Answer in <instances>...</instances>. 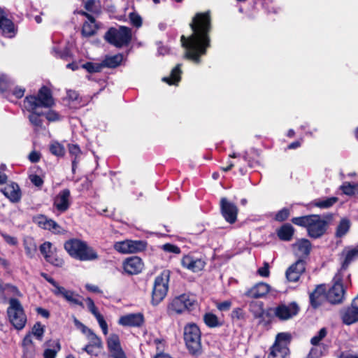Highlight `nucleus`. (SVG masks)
Masks as SVG:
<instances>
[{"mask_svg":"<svg viewBox=\"0 0 358 358\" xmlns=\"http://www.w3.org/2000/svg\"><path fill=\"white\" fill-rule=\"evenodd\" d=\"M192 31L188 37L182 35L180 42L185 49L184 58L196 64L201 62V57L207 54L211 46L210 33L213 29L210 10L196 13L189 23Z\"/></svg>","mask_w":358,"mask_h":358,"instance_id":"f257e3e1","label":"nucleus"},{"mask_svg":"<svg viewBox=\"0 0 358 358\" xmlns=\"http://www.w3.org/2000/svg\"><path fill=\"white\" fill-rule=\"evenodd\" d=\"M291 222L296 226L306 228L308 236L314 239L325 234L329 227V222L322 219L318 214L294 217L292 218Z\"/></svg>","mask_w":358,"mask_h":358,"instance_id":"f03ea898","label":"nucleus"},{"mask_svg":"<svg viewBox=\"0 0 358 358\" xmlns=\"http://www.w3.org/2000/svg\"><path fill=\"white\" fill-rule=\"evenodd\" d=\"M55 104L52 92L49 87L43 85L36 95H27L23 100V107L29 113L40 111L41 108H50Z\"/></svg>","mask_w":358,"mask_h":358,"instance_id":"7ed1b4c3","label":"nucleus"},{"mask_svg":"<svg viewBox=\"0 0 358 358\" xmlns=\"http://www.w3.org/2000/svg\"><path fill=\"white\" fill-rule=\"evenodd\" d=\"M64 249L69 255L80 261H92L98 259L97 252L86 242L72 238L64 243Z\"/></svg>","mask_w":358,"mask_h":358,"instance_id":"20e7f679","label":"nucleus"},{"mask_svg":"<svg viewBox=\"0 0 358 358\" xmlns=\"http://www.w3.org/2000/svg\"><path fill=\"white\" fill-rule=\"evenodd\" d=\"M103 39L117 48L127 47L132 39L131 29L125 26L111 27L105 33Z\"/></svg>","mask_w":358,"mask_h":358,"instance_id":"39448f33","label":"nucleus"},{"mask_svg":"<svg viewBox=\"0 0 358 358\" xmlns=\"http://www.w3.org/2000/svg\"><path fill=\"white\" fill-rule=\"evenodd\" d=\"M9 306L7 308V315L10 323L17 330L22 329L27 321L24 308L20 300L16 298H10L8 301Z\"/></svg>","mask_w":358,"mask_h":358,"instance_id":"423d86ee","label":"nucleus"},{"mask_svg":"<svg viewBox=\"0 0 358 358\" xmlns=\"http://www.w3.org/2000/svg\"><path fill=\"white\" fill-rule=\"evenodd\" d=\"M197 307V301L193 296L182 294L175 297L167 306V313L170 316L182 314L185 310L191 312Z\"/></svg>","mask_w":358,"mask_h":358,"instance_id":"0eeeda50","label":"nucleus"},{"mask_svg":"<svg viewBox=\"0 0 358 358\" xmlns=\"http://www.w3.org/2000/svg\"><path fill=\"white\" fill-rule=\"evenodd\" d=\"M201 331L194 323L187 324L184 328V340L189 352L192 355L201 353Z\"/></svg>","mask_w":358,"mask_h":358,"instance_id":"6e6552de","label":"nucleus"},{"mask_svg":"<svg viewBox=\"0 0 358 358\" xmlns=\"http://www.w3.org/2000/svg\"><path fill=\"white\" fill-rule=\"evenodd\" d=\"M170 273L169 270H164L155 278L152 291V305L157 306L166 296L169 289Z\"/></svg>","mask_w":358,"mask_h":358,"instance_id":"1a4fd4ad","label":"nucleus"},{"mask_svg":"<svg viewBox=\"0 0 358 358\" xmlns=\"http://www.w3.org/2000/svg\"><path fill=\"white\" fill-rule=\"evenodd\" d=\"M41 276L55 287V289H52V292L55 296H61L69 303L79 306L82 308H85L84 303L82 301L80 300L81 296L78 294H76L73 291L71 290H67L64 287L60 286L58 282L55 280L54 278L50 277L46 273L41 272Z\"/></svg>","mask_w":358,"mask_h":358,"instance_id":"9d476101","label":"nucleus"},{"mask_svg":"<svg viewBox=\"0 0 358 358\" xmlns=\"http://www.w3.org/2000/svg\"><path fill=\"white\" fill-rule=\"evenodd\" d=\"M343 273L337 271L333 278L332 286L327 289V301L331 304L342 303L345 299L346 289L343 284Z\"/></svg>","mask_w":358,"mask_h":358,"instance_id":"9b49d317","label":"nucleus"},{"mask_svg":"<svg viewBox=\"0 0 358 358\" xmlns=\"http://www.w3.org/2000/svg\"><path fill=\"white\" fill-rule=\"evenodd\" d=\"M147 246L146 241L126 239L116 242L114 248L120 253L129 254L143 252L146 250Z\"/></svg>","mask_w":358,"mask_h":358,"instance_id":"f8f14e48","label":"nucleus"},{"mask_svg":"<svg viewBox=\"0 0 358 358\" xmlns=\"http://www.w3.org/2000/svg\"><path fill=\"white\" fill-rule=\"evenodd\" d=\"M251 313L254 318L259 320L258 324L268 326L272 322L274 316L273 308H264V303L262 301L252 302L250 305Z\"/></svg>","mask_w":358,"mask_h":358,"instance_id":"ddd939ff","label":"nucleus"},{"mask_svg":"<svg viewBox=\"0 0 358 358\" xmlns=\"http://www.w3.org/2000/svg\"><path fill=\"white\" fill-rule=\"evenodd\" d=\"M299 310V306L295 301L288 304L281 303L273 308V313L279 320L286 321L296 315Z\"/></svg>","mask_w":358,"mask_h":358,"instance_id":"4468645a","label":"nucleus"},{"mask_svg":"<svg viewBox=\"0 0 358 358\" xmlns=\"http://www.w3.org/2000/svg\"><path fill=\"white\" fill-rule=\"evenodd\" d=\"M220 213L229 224H234L237 221L238 208L237 206L228 201L226 197H222L220 201Z\"/></svg>","mask_w":358,"mask_h":358,"instance_id":"2eb2a0df","label":"nucleus"},{"mask_svg":"<svg viewBox=\"0 0 358 358\" xmlns=\"http://www.w3.org/2000/svg\"><path fill=\"white\" fill-rule=\"evenodd\" d=\"M124 271L129 275H138L144 268L142 259L138 256H131L126 258L122 262Z\"/></svg>","mask_w":358,"mask_h":358,"instance_id":"dca6fc26","label":"nucleus"},{"mask_svg":"<svg viewBox=\"0 0 358 358\" xmlns=\"http://www.w3.org/2000/svg\"><path fill=\"white\" fill-rule=\"evenodd\" d=\"M71 205V191L68 188L63 189L56 195L53 201V206L60 213L66 212Z\"/></svg>","mask_w":358,"mask_h":358,"instance_id":"f3484780","label":"nucleus"},{"mask_svg":"<svg viewBox=\"0 0 358 358\" xmlns=\"http://www.w3.org/2000/svg\"><path fill=\"white\" fill-rule=\"evenodd\" d=\"M0 192L13 203H19L22 196L19 185L14 181H10L4 187L1 188Z\"/></svg>","mask_w":358,"mask_h":358,"instance_id":"a211bd4d","label":"nucleus"},{"mask_svg":"<svg viewBox=\"0 0 358 358\" xmlns=\"http://www.w3.org/2000/svg\"><path fill=\"white\" fill-rule=\"evenodd\" d=\"M306 262L304 259H299L286 270L285 276L289 282H298L301 275L306 271Z\"/></svg>","mask_w":358,"mask_h":358,"instance_id":"6ab92c4d","label":"nucleus"},{"mask_svg":"<svg viewBox=\"0 0 358 358\" xmlns=\"http://www.w3.org/2000/svg\"><path fill=\"white\" fill-rule=\"evenodd\" d=\"M181 265L183 268L193 273H197L204 268L206 262L202 258H199L192 254H188L184 255L181 259Z\"/></svg>","mask_w":358,"mask_h":358,"instance_id":"aec40b11","label":"nucleus"},{"mask_svg":"<svg viewBox=\"0 0 358 358\" xmlns=\"http://www.w3.org/2000/svg\"><path fill=\"white\" fill-rule=\"evenodd\" d=\"M327 300V286L320 284L315 286L314 290L309 294L310 306L317 309Z\"/></svg>","mask_w":358,"mask_h":358,"instance_id":"412c9836","label":"nucleus"},{"mask_svg":"<svg viewBox=\"0 0 358 358\" xmlns=\"http://www.w3.org/2000/svg\"><path fill=\"white\" fill-rule=\"evenodd\" d=\"M119 325L129 327H141L145 323L143 313H129L121 316L117 322Z\"/></svg>","mask_w":358,"mask_h":358,"instance_id":"4be33fe9","label":"nucleus"},{"mask_svg":"<svg viewBox=\"0 0 358 358\" xmlns=\"http://www.w3.org/2000/svg\"><path fill=\"white\" fill-rule=\"evenodd\" d=\"M106 343L108 351L111 353L113 358H127L121 347L120 337L117 334H110L107 338Z\"/></svg>","mask_w":358,"mask_h":358,"instance_id":"5701e85b","label":"nucleus"},{"mask_svg":"<svg viewBox=\"0 0 358 358\" xmlns=\"http://www.w3.org/2000/svg\"><path fill=\"white\" fill-rule=\"evenodd\" d=\"M270 292L268 284L258 282L245 292V296L251 299H259L265 296Z\"/></svg>","mask_w":358,"mask_h":358,"instance_id":"b1692460","label":"nucleus"},{"mask_svg":"<svg viewBox=\"0 0 358 358\" xmlns=\"http://www.w3.org/2000/svg\"><path fill=\"white\" fill-rule=\"evenodd\" d=\"M344 258L341 262V268L338 271H341L343 273L344 271H346L350 264L358 258V245L353 248L346 250V248L342 252L341 255Z\"/></svg>","mask_w":358,"mask_h":358,"instance_id":"393cba45","label":"nucleus"},{"mask_svg":"<svg viewBox=\"0 0 358 358\" xmlns=\"http://www.w3.org/2000/svg\"><path fill=\"white\" fill-rule=\"evenodd\" d=\"M341 317L343 324L350 325L358 322V310L351 305L341 311Z\"/></svg>","mask_w":358,"mask_h":358,"instance_id":"a878e982","label":"nucleus"},{"mask_svg":"<svg viewBox=\"0 0 358 358\" xmlns=\"http://www.w3.org/2000/svg\"><path fill=\"white\" fill-rule=\"evenodd\" d=\"M0 30L3 36L13 38L17 34L14 22L6 17V14L0 18Z\"/></svg>","mask_w":358,"mask_h":358,"instance_id":"bb28decb","label":"nucleus"},{"mask_svg":"<svg viewBox=\"0 0 358 358\" xmlns=\"http://www.w3.org/2000/svg\"><path fill=\"white\" fill-rule=\"evenodd\" d=\"M296 247V255L299 256V259H306L312 249V244L307 238H301L294 245Z\"/></svg>","mask_w":358,"mask_h":358,"instance_id":"cd10ccee","label":"nucleus"},{"mask_svg":"<svg viewBox=\"0 0 358 358\" xmlns=\"http://www.w3.org/2000/svg\"><path fill=\"white\" fill-rule=\"evenodd\" d=\"M275 232L280 241H290L293 238L295 229L291 224L285 223L278 228Z\"/></svg>","mask_w":358,"mask_h":358,"instance_id":"c85d7f7f","label":"nucleus"},{"mask_svg":"<svg viewBox=\"0 0 358 358\" xmlns=\"http://www.w3.org/2000/svg\"><path fill=\"white\" fill-rule=\"evenodd\" d=\"M124 56L122 53H117L112 56L106 55L101 62L102 68L115 69L121 65Z\"/></svg>","mask_w":358,"mask_h":358,"instance_id":"c756f323","label":"nucleus"},{"mask_svg":"<svg viewBox=\"0 0 358 358\" xmlns=\"http://www.w3.org/2000/svg\"><path fill=\"white\" fill-rule=\"evenodd\" d=\"M182 64H178L171 71L169 76L163 77L162 80L169 85H177L181 80Z\"/></svg>","mask_w":358,"mask_h":358,"instance_id":"7c9ffc66","label":"nucleus"},{"mask_svg":"<svg viewBox=\"0 0 358 358\" xmlns=\"http://www.w3.org/2000/svg\"><path fill=\"white\" fill-rule=\"evenodd\" d=\"M44 113L43 111L29 113L27 118L30 124L33 127L35 131H38L43 128Z\"/></svg>","mask_w":358,"mask_h":358,"instance_id":"2f4dec72","label":"nucleus"},{"mask_svg":"<svg viewBox=\"0 0 358 358\" xmlns=\"http://www.w3.org/2000/svg\"><path fill=\"white\" fill-rule=\"evenodd\" d=\"M6 293L13 294L15 296H22V294L17 286L10 283H3L2 281H0V297L6 299Z\"/></svg>","mask_w":358,"mask_h":358,"instance_id":"473e14b6","label":"nucleus"},{"mask_svg":"<svg viewBox=\"0 0 358 358\" xmlns=\"http://www.w3.org/2000/svg\"><path fill=\"white\" fill-rule=\"evenodd\" d=\"M68 150L69 155L73 157L71 162V166L72 173L73 174H75L78 164L79 163L78 158L80 155L82 154V151L78 145L71 143L68 144Z\"/></svg>","mask_w":358,"mask_h":358,"instance_id":"72a5a7b5","label":"nucleus"},{"mask_svg":"<svg viewBox=\"0 0 358 358\" xmlns=\"http://www.w3.org/2000/svg\"><path fill=\"white\" fill-rule=\"evenodd\" d=\"M23 245L27 257L32 259L35 257L37 252V245L32 237H27L24 239Z\"/></svg>","mask_w":358,"mask_h":358,"instance_id":"f704fd0d","label":"nucleus"},{"mask_svg":"<svg viewBox=\"0 0 358 358\" xmlns=\"http://www.w3.org/2000/svg\"><path fill=\"white\" fill-rule=\"evenodd\" d=\"M351 223L348 218H341L336 229L335 236L336 238L344 236L349 231Z\"/></svg>","mask_w":358,"mask_h":358,"instance_id":"c9c22d12","label":"nucleus"},{"mask_svg":"<svg viewBox=\"0 0 358 358\" xmlns=\"http://www.w3.org/2000/svg\"><path fill=\"white\" fill-rule=\"evenodd\" d=\"M203 322L209 328H215L222 326V322H220L217 316L213 313H206L203 315Z\"/></svg>","mask_w":358,"mask_h":358,"instance_id":"e433bc0d","label":"nucleus"},{"mask_svg":"<svg viewBox=\"0 0 358 358\" xmlns=\"http://www.w3.org/2000/svg\"><path fill=\"white\" fill-rule=\"evenodd\" d=\"M50 152L57 157H63L66 154L64 146L57 141H53L49 145Z\"/></svg>","mask_w":358,"mask_h":358,"instance_id":"4c0bfd02","label":"nucleus"},{"mask_svg":"<svg viewBox=\"0 0 358 358\" xmlns=\"http://www.w3.org/2000/svg\"><path fill=\"white\" fill-rule=\"evenodd\" d=\"M338 199L336 196L328 197L324 200L317 199L313 201V205L320 208H329L334 206Z\"/></svg>","mask_w":358,"mask_h":358,"instance_id":"58836bf2","label":"nucleus"},{"mask_svg":"<svg viewBox=\"0 0 358 358\" xmlns=\"http://www.w3.org/2000/svg\"><path fill=\"white\" fill-rule=\"evenodd\" d=\"M98 29V24H92L86 21L83 24L81 33L83 36L89 38L94 36L96 34Z\"/></svg>","mask_w":358,"mask_h":358,"instance_id":"ea45409f","label":"nucleus"},{"mask_svg":"<svg viewBox=\"0 0 358 358\" xmlns=\"http://www.w3.org/2000/svg\"><path fill=\"white\" fill-rule=\"evenodd\" d=\"M290 340V334L285 332L278 333L275 336V340L273 345H274L275 348L286 347Z\"/></svg>","mask_w":358,"mask_h":358,"instance_id":"a19ab883","label":"nucleus"},{"mask_svg":"<svg viewBox=\"0 0 358 358\" xmlns=\"http://www.w3.org/2000/svg\"><path fill=\"white\" fill-rule=\"evenodd\" d=\"M85 9L89 13L99 15L101 13V5L99 1L87 0L84 4Z\"/></svg>","mask_w":358,"mask_h":358,"instance_id":"79ce46f5","label":"nucleus"},{"mask_svg":"<svg viewBox=\"0 0 358 358\" xmlns=\"http://www.w3.org/2000/svg\"><path fill=\"white\" fill-rule=\"evenodd\" d=\"M270 350L267 358H285L288 349L287 347L275 348L272 345Z\"/></svg>","mask_w":358,"mask_h":358,"instance_id":"37998d69","label":"nucleus"},{"mask_svg":"<svg viewBox=\"0 0 358 358\" xmlns=\"http://www.w3.org/2000/svg\"><path fill=\"white\" fill-rule=\"evenodd\" d=\"M29 333L31 335H34L37 340L41 341L43 340L45 333V326L40 322H36L31 328V331Z\"/></svg>","mask_w":358,"mask_h":358,"instance_id":"c03bdc74","label":"nucleus"},{"mask_svg":"<svg viewBox=\"0 0 358 358\" xmlns=\"http://www.w3.org/2000/svg\"><path fill=\"white\" fill-rule=\"evenodd\" d=\"M81 67L90 73H99L103 69L101 63H94L92 62H85L81 65Z\"/></svg>","mask_w":358,"mask_h":358,"instance_id":"a18cd8bd","label":"nucleus"},{"mask_svg":"<svg viewBox=\"0 0 358 358\" xmlns=\"http://www.w3.org/2000/svg\"><path fill=\"white\" fill-rule=\"evenodd\" d=\"M341 189L343 194L348 196H352L356 192H358V185H352L350 182H344L341 185Z\"/></svg>","mask_w":358,"mask_h":358,"instance_id":"49530a36","label":"nucleus"},{"mask_svg":"<svg viewBox=\"0 0 358 358\" xmlns=\"http://www.w3.org/2000/svg\"><path fill=\"white\" fill-rule=\"evenodd\" d=\"M290 215V210L287 208H283L278 210L274 217V220L278 222H282L287 220Z\"/></svg>","mask_w":358,"mask_h":358,"instance_id":"de8ad7c7","label":"nucleus"},{"mask_svg":"<svg viewBox=\"0 0 358 358\" xmlns=\"http://www.w3.org/2000/svg\"><path fill=\"white\" fill-rule=\"evenodd\" d=\"M46 215L43 214H38L33 216L32 222L36 224L38 227L44 229V227L47 225V222L49 220Z\"/></svg>","mask_w":358,"mask_h":358,"instance_id":"09e8293b","label":"nucleus"},{"mask_svg":"<svg viewBox=\"0 0 358 358\" xmlns=\"http://www.w3.org/2000/svg\"><path fill=\"white\" fill-rule=\"evenodd\" d=\"M103 348L94 347L91 345L87 344L84 348H82V352H85L91 357H98Z\"/></svg>","mask_w":358,"mask_h":358,"instance_id":"8fccbe9b","label":"nucleus"},{"mask_svg":"<svg viewBox=\"0 0 358 358\" xmlns=\"http://www.w3.org/2000/svg\"><path fill=\"white\" fill-rule=\"evenodd\" d=\"M45 261L52 265L57 267H62L64 265V260L62 258L58 257L56 254L53 252L51 255L45 257Z\"/></svg>","mask_w":358,"mask_h":358,"instance_id":"3c124183","label":"nucleus"},{"mask_svg":"<svg viewBox=\"0 0 358 358\" xmlns=\"http://www.w3.org/2000/svg\"><path fill=\"white\" fill-rule=\"evenodd\" d=\"M87 338L89 340V343H87L88 345H91L92 346L94 347L103 348L101 338L98 336L94 331L90 332V334L87 335Z\"/></svg>","mask_w":358,"mask_h":358,"instance_id":"603ef678","label":"nucleus"},{"mask_svg":"<svg viewBox=\"0 0 358 358\" xmlns=\"http://www.w3.org/2000/svg\"><path fill=\"white\" fill-rule=\"evenodd\" d=\"M327 334V330L325 327H323L320 329V331L317 332V335L314 336L310 339V343L313 345H318L320 344V342L326 337Z\"/></svg>","mask_w":358,"mask_h":358,"instance_id":"864d4df0","label":"nucleus"},{"mask_svg":"<svg viewBox=\"0 0 358 358\" xmlns=\"http://www.w3.org/2000/svg\"><path fill=\"white\" fill-rule=\"evenodd\" d=\"M44 116L49 122H57L62 120V116L58 112L52 109L44 113Z\"/></svg>","mask_w":358,"mask_h":358,"instance_id":"5fc2aeb1","label":"nucleus"},{"mask_svg":"<svg viewBox=\"0 0 358 358\" xmlns=\"http://www.w3.org/2000/svg\"><path fill=\"white\" fill-rule=\"evenodd\" d=\"M39 250L41 253L43 255L44 259H45V257H48L53 254L52 244L49 241H45L43 244H41L39 247Z\"/></svg>","mask_w":358,"mask_h":358,"instance_id":"6e6d98bb","label":"nucleus"},{"mask_svg":"<svg viewBox=\"0 0 358 358\" xmlns=\"http://www.w3.org/2000/svg\"><path fill=\"white\" fill-rule=\"evenodd\" d=\"M232 320H244L245 319V313L242 308H236L231 313Z\"/></svg>","mask_w":358,"mask_h":358,"instance_id":"4d7b16f0","label":"nucleus"},{"mask_svg":"<svg viewBox=\"0 0 358 358\" xmlns=\"http://www.w3.org/2000/svg\"><path fill=\"white\" fill-rule=\"evenodd\" d=\"M11 85L10 80L8 78L7 76L2 74L0 76V92L1 93L8 91Z\"/></svg>","mask_w":358,"mask_h":358,"instance_id":"13d9d810","label":"nucleus"},{"mask_svg":"<svg viewBox=\"0 0 358 358\" xmlns=\"http://www.w3.org/2000/svg\"><path fill=\"white\" fill-rule=\"evenodd\" d=\"M61 346L59 342L56 343L55 348L54 349H45L43 352L44 358H55L57 353L60 350Z\"/></svg>","mask_w":358,"mask_h":358,"instance_id":"bf43d9fd","label":"nucleus"},{"mask_svg":"<svg viewBox=\"0 0 358 358\" xmlns=\"http://www.w3.org/2000/svg\"><path fill=\"white\" fill-rule=\"evenodd\" d=\"M129 20L134 27L138 28L142 26V18L138 13L134 12L129 13Z\"/></svg>","mask_w":358,"mask_h":358,"instance_id":"052dcab7","label":"nucleus"},{"mask_svg":"<svg viewBox=\"0 0 358 358\" xmlns=\"http://www.w3.org/2000/svg\"><path fill=\"white\" fill-rule=\"evenodd\" d=\"M94 316L96 317L100 327L101 328L103 334L106 335L108 334V324L103 316L100 313L96 314Z\"/></svg>","mask_w":358,"mask_h":358,"instance_id":"680f3d73","label":"nucleus"},{"mask_svg":"<svg viewBox=\"0 0 358 358\" xmlns=\"http://www.w3.org/2000/svg\"><path fill=\"white\" fill-rule=\"evenodd\" d=\"M29 180L34 185L38 188H41L44 183L43 178L37 174L30 175Z\"/></svg>","mask_w":358,"mask_h":358,"instance_id":"e2e57ef3","label":"nucleus"},{"mask_svg":"<svg viewBox=\"0 0 358 358\" xmlns=\"http://www.w3.org/2000/svg\"><path fill=\"white\" fill-rule=\"evenodd\" d=\"M85 302L87 306V308L89 311L93 315H95L96 314L99 313L98 308L95 306V303L93 301V299L90 297H87L85 299Z\"/></svg>","mask_w":358,"mask_h":358,"instance_id":"0e129e2a","label":"nucleus"},{"mask_svg":"<svg viewBox=\"0 0 358 358\" xmlns=\"http://www.w3.org/2000/svg\"><path fill=\"white\" fill-rule=\"evenodd\" d=\"M162 248L166 252L174 254H180L181 252V250L178 246L171 243H166L163 245Z\"/></svg>","mask_w":358,"mask_h":358,"instance_id":"69168bd1","label":"nucleus"},{"mask_svg":"<svg viewBox=\"0 0 358 358\" xmlns=\"http://www.w3.org/2000/svg\"><path fill=\"white\" fill-rule=\"evenodd\" d=\"M22 358H34L35 346L22 347Z\"/></svg>","mask_w":358,"mask_h":358,"instance_id":"338daca9","label":"nucleus"},{"mask_svg":"<svg viewBox=\"0 0 358 358\" xmlns=\"http://www.w3.org/2000/svg\"><path fill=\"white\" fill-rule=\"evenodd\" d=\"M232 303L231 301L227 300L222 302L217 303L216 307L220 311H227L231 307Z\"/></svg>","mask_w":358,"mask_h":358,"instance_id":"774afa93","label":"nucleus"}]
</instances>
